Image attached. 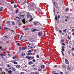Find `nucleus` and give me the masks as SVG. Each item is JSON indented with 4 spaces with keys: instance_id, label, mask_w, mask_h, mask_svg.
<instances>
[{
    "instance_id": "nucleus-1",
    "label": "nucleus",
    "mask_w": 74,
    "mask_h": 74,
    "mask_svg": "<svg viewBox=\"0 0 74 74\" xmlns=\"http://www.w3.org/2000/svg\"><path fill=\"white\" fill-rule=\"evenodd\" d=\"M27 17L29 18H32V16L30 14H28L27 15Z\"/></svg>"
},
{
    "instance_id": "nucleus-2",
    "label": "nucleus",
    "mask_w": 74,
    "mask_h": 74,
    "mask_svg": "<svg viewBox=\"0 0 74 74\" xmlns=\"http://www.w3.org/2000/svg\"><path fill=\"white\" fill-rule=\"evenodd\" d=\"M25 53H23L22 55H21V57L23 58V57L25 56Z\"/></svg>"
},
{
    "instance_id": "nucleus-3",
    "label": "nucleus",
    "mask_w": 74,
    "mask_h": 74,
    "mask_svg": "<svg viewBox=\"0 0 74 74\" xmlns=\"http://www.w3.org/2000/svg\"><path fill=\"white\" fill-rule=\"evenodd\" d=\"M20 15L21 17H22V18H24V16H25V15H22V13H20Z\"/></svg>"
},
{
    "instance_id": "nucleus-4",
    "label": "nucleus",
    "mask_w": 74,
    "mask_h": 74,
    "mask_svg": "<svg viewBox=\"0 0 74 74\" xmlns=\"http://www.w3.org/2000/svg\"><path fill=\"white\" fill-rule=\"evenodd\" d=\"M42 33L41 32H39L38 33V35L39 36H41L42 35Z\"/></svg>"
},
{
    "instance_id": "nucleus-5",
    "label": "nucleus",
    "mask_w": 74,
    "mask_h": 74,
    "mask_svg": "<svg viewBox=\"0 0 74 74\" xmlns=\"http://www.w3.org/2000/svg\"><path fill=\"white\" fill-rule=\"evenodd\" d=\"M40 30L39 29H34L32 30V32H36V31H40Z\"/></svg>"
},
{
    "instance_id": "nucleus-6",
    "label": "nucleus",
    "mask_w": 74,
    "mask_h": 74,
    "mask_svg": "<svg viewBox=\"0 0 74 74\" xmlns=\"http://www.w3.org/2000/svg\"><path fill=\"white\" fill-rule=\"evenodd\" d=\"M8 74H12V71L11 70H9L8 71Z\"/></svg>"
},
{
    "instance_id": "nucleus-7",
    "label": "nucleus",
    "mask_w": 74,
    "mask_h": 74,
    "mask_svg": "<svg viewBox=\"0 0 74 74\" xmlns=\"http://www.w3.org/2000/svg\"><path fill=\"white\" fill-rule=\"evenodd\" d=\"M22 21L24 24H25V23H26V21H25V18L22 20Z\"/></svg>"
},
{
    "instance_id": "nucleus-8",
    "label": "nucleus",
    "mask_w": 74,
    "mask_h": 74,
    "mask_svg": "<svg viewBox=\"0 0 74 74\" xmlns=\"http://www.w3.org/2000/svg\"><path fill=\"white\" fill-rule=\"evenodd\" d=\"M41 68L44 69V68H45V66L44 65H42L41 66Z\"/></svg>"
},
{
    "instance_id": "nucleus-9",
    "label": "nucleus",
    "mask_w": 74,
    "mask_h": 74,
    "mask_svg": "<svg viewBox=\"0 0 74 74\" xmlns=\"http://www.w3.org/2000/svg\"><path fill=\"white\" fill-rule=\"evenodd\" d=\"M17 68H18V69H19V68H20L21 66L19 65H17L16 66Z\"/></svg>"
},
{
    "instance_id": "nucleus-10",
    "label": "nucleus",
    "mask_w": 74,
    "mask_h": 74,
    "mask_svg": "<svg viewBox=\"0 0 74 74\" xmlns=\"http://www.w3.org/2000/svg\"><path fill=\"white\" fill-rule=\"evenodd\" d=\"M3 7H1L0 8V11H3Z\"/></svg>"
},
{
    "instance_id": "nucleus-11",
    "label": "nucleus",
    "mask_w": 74,
    "mask_h": 74,
    "mask_svg": "<svg viewBox=\"0 0 74 74\" xmlns=\"http://www.w3.org/2000/svg\"><path fill=\"white\" fill-rule=\"evenodd\" d=\"M22 37H23V36H21V37L19 38V40H21L22 39Z\"/></svg>"
},
{
    "instance_id": "nucleus-12",
    "label": "nucleus",
    "mask_w": 74,
    "mask_h": 74,
    "mask_svg": "<svg viewBox=\"0 0 74 74\" xmlns=\"http://www.w3.org/2000/svg\"><path fill=\"white\" fill-rule=\"evenodd\" d=\"M15 68H12V71H15Z\"/></svg>"
},
{
    "instance_id": "nucleus-13",
    "label": "nucleus",
    "mask_w": 74,
    "mask_h": 74,
    "mask_svg": "<svg viewBox=\"0 0 74 74\" xmlns=\"http://www.w3.org/2000/svg\"><path fill=\"white\" fill-rule=\"evenodd\" d=\"M9 28H6V27H4V30H7V29H9Z\"/></svg>"
},
{
    "instance_id": "nucleus-14",
    "label": "nucleus",
    "mask_w": 74,
    "mask_h": 74,
    "mask_svg": "<svg viewBox=\"0 0 74 74\" xmlns=\"http://www.w3.org/2000/svg\"><path fill=\"white\" fill-rule=\"evenodd\" d=\"M2 50H3V49L1 47H0V52L2 51Z\"/></svg>"
},
{
    "instance_id": "nucleus-15",
    "label": "nucleus",
    "mask_w": 74,
    "mask_h": 74,
    "mask_svg": "<svg viewBox=\"0 0 74 74\" xmlns=\"http://www.w3.org/2000/svg\"><path fill=\"white\" fill-rule=\"evenodd\" d=\"M67 69L68 70H70L71 69V68L70 67L68 66L67 68Z\"/></svg>"
},
{
    "instance_id": "nucleus-16",
    "label": "nucleus",
    "mask_w": 74,
    "mask_h": 74,
    "mask_svg": "<svg viewBox=\"0 0 74 74\" xmlns=\"http://www.w3.org/2000/svg\"><path fill=\"white\" fill-rule=\"evenodd\" d=\"M34 58V57H30V59H33Z\"/></svg>"
},
{
    "instance_id": "nucleus-17",
    "label": "nucleus",
    "mask_w": 74,
    "mask_h": 74,
    "mask_svg": "<svg viewBox=\"0 0 74 74\" xmlns=\"http://www.w3.org/2000/svg\"><path fill=\"white\" fill-rule=\"evenodd\" d=\"M29 63L30 64H33V62L31 61L29 62Z\"/></svg>"
},
{
    "instance_id": "nucleus-18",
    "label": "nucleus",
    "mask_w": 74,
    "mask_h": 74,
    "mask_svg": "<svg viewBox=\"0 0 74 74\" xmlns=\"http://www.w3.org/2000/svg\"><path fill=\"white\" fill-rule=\"evenodd\" d=\"M26 58L28 59H30V57L26 56Z\"/></svg>"
},
{
    "instance_id": "nucleus-19",
    "label": "nucleus",
    "mask_w": 74,
    "mask_h": 74,
    "mask_svg": "<svg viewBox=\"0 0 74 74\" xmlns=\"http://www.w3.org/2000/svg\"><path fill=\"white\" fill-rule=\"evenodd\" d=\"M13 63L15 64H18L17 62L16 61H14Z\"/></svg>"
},
{
    "instance_id": "nucleus-20",
    "label": "nucleus",
    "mask_w": 74,
    "mask_h": 74,
    "mask_svg": "<svg viewBox=\"0 0 74 74\" xmlns=\"http://www.w3.org/2000/svg\"><path fill=\"white\" fill-rule=\"evenodd\" d=\"M55 19H56V21H58V17L57 16V15L56 16Z\"/></svg>"
},
{
    "instance_id": "nucleus-21",
    "label": "nucleus",
    "mask_w": 74,
    "mask_h": 74,
    "mask_svg": "<svg viewBox=\"0 0 74 74\" xmlns=\"http://www.w3.org/2000/svg\"><path fill=\"white\" fill-rule=\"evenodd\" d=\"M65 18H66V19H68L69 18V17L68 16H65Z\"/></svg>"
},
{
    "instance_id": "nucleus-22",
    "label": "nucleus",
    "mask_w": 74,
    "mask_h": 74,
    "mask_svg": "<svg viewBox=\"0 0 74 74\" xmlns=\"http://www.w3.org/2000/svg\"><path fill=\"white\" fill-rule=\"evenodd\" d=\"M25 3H26V1H24V2L22 4L23 5V4H25Z\"/></svg>"
},
{
    "instance_id": "nucleus-23",
    "label": "nucleus",
    "mask_w": 74,
    "mask_h": 74,
    "mask_svg": "<svg viewBox=\"0 0 74 74\" xmlns=\"http://www.w3.org/2000/svg\"><path fill=\"white\" fill-rule=\"evenodd\" d=\"M65 62L66 63V62H69V61H68V60H67V59H66L65 60Z\"/></svg>"
},
{
    "instance_id": "nucleus-24",
    "label": "nucleus",
    "mask_w": 74,
    "mask_h": 74,
    "mask_svg": "<svg viewBox=\"0 0 74 74\" xmlns=\"http://www.w3.org/2000/svg\"><path fill=\"white\" fill-rule=\"evenodd\" d=\"M22 49L23 50V51H25V48L24 47H23Z\"/></svg>"
},
{
    "instance_id": "nucleus-25",
    "label": "nucleus",
    "mask_w": 74,
    "mask_h": 74,
    "mask_svg": "<svg viewBox=\"0 0 74 74\" xmlns=\"http://www.w3.org/2000/svg\"><path fill=\"white\" fill-rule=\"evenodd\" d=\"M2 58L3 59V60H5V58H4L3 56L2 57Z\"/></svg>"
},
{
    "instance_id": "nucleus-26",
    "label": "nucleus",
    "mask_w": 74,
    "mask_h": 74,
    "mask_svg": "<svg viewBox=\"0 0 74 74\" xmlns=\"http://www.w3.org/2000/svg\"><path fill=\"white\" fill-rule=\"evenodd\" d=\"M69 41L70 44H71V41L70 40H69Z\"/></svg>"
},
{
    "instance_id": "nucleus-27",
    "label": "nucleus",
    "mask_w": 74,
    "mask_h": 74,
    "mask_svg": "<svg viewBox=\"0 0 74 74\" xmlns=\"http://www.w3.org/2000/svg\"><path fill=\"white\" fill-rule=\"evenodd\" d=\"M66 12H67V11H69V8H66Z\"/></svg>"
},
{
    "instance_id": "nucleus-28",
    "label": "nucleus",
    "mask_w": 74,
    "mask_h": 74,
    "mask_svg": "<svg viewBox=\"0 0 74 74\" xmlns=\"http://www.w3.org/2000/svg\"><path fill=\"white\" fill-rule=\"evenodd\" d=\"M66 64H69V61H68L67 62H65Z\"/></svg>"
},
{
    "instance_id": "nucleus-29",
    "label": "nucleus",
    "mask_w": 74,
    "mask_h": 74,
    "mask_svg": "<svg viewBox=\"0 0 74 74\" xmlns=\"http://www.w3.org/2000/svg\"><path fill=\"white\" fill-rule=\"evenodd\" d=\"M1 74H5V73L4 72H3L1 73Z\"/></svg>"
},
{
    "instance_id": "nucleus-30",
    "label": "nucleus",
    "mask_w": 74,
    "mask_h": 74,
    "mask_svg": "<svg viewBox=\"0 0 74 74\" xmlns=\"http://www.w3.org/2000/svg\"><path fill=\"white\" fill-rule=\"evenodd\" d=\"M17 45L18 46H19V45H21V44L19 43H18L17 44Z\"/></svg>"
},
{
    "instance_id": "nucleus-31",
    "label": "nucleus",
    "mask_w": 74,
    "mask_h": 74,
    "mask_svg": "<svg viewBox=\"0 0 74 74\" xmlns=\"http://www.w3.org/2000/svg\"><path fill=\"white\" fill-rule=\"evenodd\" d=\"M38 70L39 71H41V70H42L41 68L39 69Z\"/></svg>"
},
{
    "instance_id": "nucleus-32",
    "label": "nucleus",
    "mask_w": 74,
    "mask_h": 74,
    "mask_svg": "<svg viewBox=\"0 0 74 74\" xmlns=\"http://www.w3.org/2000/svg\"><path fill=\"white\" fill-rule=\"evenodd\" d=\"M18 10H16V14H17V13H18Z\"/></svg>"
},
{
    "instance_id": "nucleus-33",
    "label": "nucleus",
    "mask_w": 74,
    "mask_h": 74,
    "mask_svg": "<svg viewBox=\"0 0 74 74\" xmlns=\"http://www.w3.org/2000/svg\"><path fill=\"white\" fill-rule=\"evenodd\" d=\"M37 51V50L36 49H34V52H36V51Z\"/></svg>"
},
{
    "instance_id": "nucleus-34",
    "label": "nucleus",
    "mask_w": 74,
    "mask_h": 74,
    "mask_svg": "<svg viewBox=\"0 0 74 74\" xmlns=\"http://www.w3.org/2000/svg\"><path fill=\"white\" fill-rule=\"evenodd\" d=\"M66 31H67V29H66L65 30H63V32H66Z\"/></svg>"
},
{
    "instance_id": "nucleus-35",
    "label": "nucleus",
    "mask_w": 74,
    "mask_h": 74,
    "mask_svg": "<svg viewBox=\"0 0 74 74\" xmlns=\"http://www.w3.org/2000/svg\"><path fill=\"white\" fill-rule=\"evenodd\" d=\"M33 18H31V20H30L29 22H31V21H32L33 20Z\"/></svg>"
},
{
    "instance_id": "nucleus-36",
    "label": "nucleus",
    "mask_w": 74,
    "mask_h": 74,
    "mask_svg": "<svg viewBox=\"0 0 74 74\" xmlns=\"http://www.w3.org/2000/svg\"><path fill=\"white\" fill-rule=\"evenodd\" d=\"M60 18V15H58V19H59V18Z\"/></svg>"
},
{
    "instance_id": "nucleus-37",
    "label": "nucleus",
    "mask_w": 74,
    "mask_h": 74,
    "mask_svg": "<svg viewBox=\"0 0 74 74\" xmlns=\"http://www.w3.org/2000/svg\"><path fill=\"white\" fill-rule=\"evenodd\" d=\"M34 25H37V23H36V22H34Z\"/></svg>"
},
{
    "instance_id": "nucleus-38",
    "label": "nucleus",
    "mask_w": 74,
    "mask_h": 74,
    "mask_svg": "<svg viewBox=\"0 0 74 74\" xmlns=\"http://www.w3.org/2000/svg\"><path fill=\"white\" fill-rule=\"evenodd\" d=\"M31 47H32V48H35V47H34V46H31Z\"/></svg>"
},
{
    "instance_id": "nucleus-39",
    "label": "nucleus",
    "mask_w": 74,
    "mask_h": 74,
    "mask_svg": "<svg viewBox=\"0 0 74 74\" xmlns=\"http://www.w3.org/2000/svg\"><path fill=\"white\" fill-rule=\"evenodd\" d=\"M29 28H25V30H29Z\"/></svg>"
},
{
    "instance_id": "nucleus-40",
    "label": "nucleus",
    "mask_w": 74,
    "mask_h": 74,
    "mask_svg": "<svg viewBox=\"0 0 74 74\" xmlns=\"http://www.w3.org/2000/svg\"><path fill=\"white\" fill-rule=\"evenodd\" d=\"M14 1H12L11 2V4H14Z\"/></svg>"
},
{
    "instance_id": "nucleus-41",
    "label": "nucleus",
    "mask_w": 74,
    "mask_h": 74,
    "mask_svg": "<svg viewBox=\"0 0 74 74\" xmlns=\"http://www.w3.org/2000/svg\"><path fill=\"white\" fill-rule=\"evenodd\" d=\"M62 49H64V47L62 46Z\"/></svg>"
},
{
    "instance_id": "nucleus-42",
    "label": "nucleus",
    "mask_w": 74,
    "mask_h": 74,
    "mask_svg": "<svg viewBox=\"0 0 74 74\" xmlns=\"http://www.w3.org/2000/svg\"><path fill=\"white\" fill-rule=\"evenodd\" d=\"M8 67H11V66H10V65L8 64Z\"/></svg>"
},
{
    "instance_id": "nucleus-43",
    "label": "nucleus",
    "mask_w": 74,
    "mask_h": 74,
    "mask_svg": "<svg viewBox=\"0 0 74 74\" xmlns=\"http://www.w3.org/2000/svg\"><path fill=\"white\" fill-rule=\"evenodd\" d=\"M17 22H18V23H20V21L19 20H17Z\"/></svg>"
},
{
    "instance_id": "nucleus-44",
    "label": "nucleus",
    "mask_w": 74,
    "mask_h": 74,
    "mask_svg": "<svg viewBox=\"0 0 74 74\" xmlns=\"http://www.w3.org/2000/svg\"><path fill=\"white\" fill-rule=\"evenodd\" d=\"M34 62H36V60L35 59H34L32 60Z\"/></svg>"
},
{
    "instance_id": "nucleus-45",
    "label": "nucleus",
    "mask_w": 74,
    "mask_h": 74,
    "mask_svg": "<svg viewBox=\"0 0 74 74\" xmlns=\"http://www.w3.org/2000/svg\"><path fill=\"white\" fill-rule=\"evenodd\" d=\"M14 8H16V7H17V6H16V5H14Z\"/></svg>"
},
{
    "instance_id": "nucleus-46",
    "label": "nucleus",
    "mask_w": 74,
    "mask_h": 74,
    "mask_svg": "<svg viewBox=\"0 0 74 74\" xmlns=\"http://www.w3.org/2000/svg\"><path fill=\"white\" fill-rule=\"evenodd\" d=\"M39 73V72H36L35 73V74H38V73Z\"/></svg>"
},
{
    "instance_id": "nucleus-47",
    "label": "nucleus",
    "mask_w": 74,
    "mask_h": 74,
    "mask_svg": "<svg viewBox=\"0 0 74 74\" xmlns=\"http://www.w3.org/2000/svg\"><path fill=\"white\" fill-rule=\"evenodd\" d=\"M12 58H13V59H15V57L14 56V57H13Z\"/></svg>"
},
{
    "instance_id": "nucleus-48",
    "label": "nucleus",
    "mask_w": 74,
    "mask_h": 74,
    "mask_svg": "<svg viewBox=\"0 0 74 74\" xmlns=\"http://www.w3.org/2000/svg\"><path fill=\"white\" fill-rule=\"evenodd\" d=\"M28 52L31 53V52H32V50H29V51H28Z\"/></svg>"
},
{
    "instance_id": "nucleus-49",
    "label": "nucleus",
    "mask_w": 74,
    "mask_h": 74,
    "mask_svg": "<svg viewBox=\"0 0 74 74\" xmlns=\"http://www.w3.org/2000/svg\"><path fill=\"white\" fill-rule=\"evenodd\" d=\"M53 12L54 13L55 12V8L54 9Z\"/></svg>"
},
{
    "instance_id": "nucleus-50",
    "label": "nucleus",
    "mask_w": 74,
    "mask_h": 74,
    "mask_svg": "<svg viewBox=\"0 0 74 74\" xmlns=\"http://www.w3.org/2000/svg\"><path fill=\"white\" fill-rule=\"evenodd\" d=\"M61 42H64V40H61Z\"/></svg>"
},
{
    "instance_id": "nucleus-51",
    "label": "nucleus",
    "mask_w": 74,
    "mask_h": 74,
    "mask_svg": "<svg viewBox=\"0 0 74 74\" xmlns=\"http://www.w3.org/2000/svg\"><path fill=\"white\" fill-rule=\"evenodd\" d=\"M7 23H10V22L9 21H7Z\"/></svg>"
},
{
    "instance_id": "nucleus-52",
    "label": "nucleus",
    "mask_w": 74,
    "mask_h": 74,
    "mask_svg": "<svg viewBox=\"0 0 74 74\" xmlns=\"http://www.w3.org/2000/svg\"><path fill=\"white\" fill-rule=\"evenodd\" d=\"M62 45H64V46H65V44L64 43H62Z\"/></svg>"
},
{
    "instance_id": "nucleus-53",
    "label": "nucleus",
    "mask_w": 74,
    "mask_h": 74,
    "mask_svg": "<svg viewBox=\"0 0 74 74\" xmlns=\"http://www.w3.org/2000/svg\"><path fill=\"white\" fill-rule=\"evenodd\" d=\"M6 71H8V69H5Z\"/></svg>"
},
{
    "instance_id": "nucleus-54",
    "label": "nucleus",
    "mask_w": 74,
    "mask_h": 74,
    "mask_svg": "<svg viewBox=\"0 0 74 74\" xmlns=\"http://www.w3.org/2000/svg\"><path fill=\"white\" fill-rule=\"evenodd\" d=\"M37 58H39V56L38 55L37 56Z\"/></svg>"
},
{
    "instance_id": "nucleus-55",
    "label": "nucleus",
    "mask_w": 74,
    "mask_h": 74,
    "mask_svg": "<svg viewBox=\"0 0 74 74\" xmlns=\"http://www.w3.org/2000/svg\"><path fill=\"white\" fill-rule=\"evenodd\" d=\"M20 74H25V73L23 72H21L20 73Z\"/></svg>"
},
{
    "instance_id": "nucleus-56",
    "label": "nucleus",
    "mask_w": 74,
    "mask_h": 74,
    "mask_svg": "<svg viewBox=\"0 0 74 74\" xmlns=\"http://www.w3.org/2000/svg\"><path fill=\"white\" fill-rule=\"evenodd\" d=\"M54 5H56V2H54Z\"/></svg>"
},
{
    "instance_id": "nucleus-57",
    "label": "nucleus",
    "mask_w": 74,
    "mask_h": 74,
    "mask_svg": "<svg viewBox=\"0 0 74 74\" xmlns=\"http://www.w3.org/2000/svg\"><path fill=\"white\" fill-rule=\"evenodd\" d=\"M2 71V69L0 68V71Z\"/></svg>"
},
{
    "instance_id": "nucleus-58",
    "label": "nucleus",
    "mask_w": 74,
    "mask_h": 74,
    "mask_svg": "<svg viewBox=\"0 0 74 74\" xmlns=\"http://www.w3.org/2000/svg\"><path fill=\"white\" fill-rule=\"evenodd\" d=\"M59 32H60V33H62V30H60L59 31Z\"/></svg>"
},
{
    "instance_id": "nucleus-59",
    "label": "nucleus",
    "mask_w": 74,
    "mask_h": 74,
    "mask_svg": "<svg viewBox=\"0 0 74 74\" xmlns=\"http://www.w3.org/2000/svg\"><path fill=\"white\" fill-rule=\"evenodd\" d=\"M34 70H37V69L35 68L34 69Z\"/></svg>"
},
{
    "instance_id": "nucleus-60",
    "label": "nucleus",
    "mask_w": 74,
    "mask_h": 74,
    "mask_svg": "<svg viewBox=\"0 0 74 74\" xmlns=\"http://www.w3.org/2000/svg\"><path fill=\"white\" fill-rule=\"evenodd\" d=\"M16 18H18V19H20V18H19V17H16Z\"/></svg>"
},
{
    "instance_id": "nucleus-61",
    "label": "nucleus",
    "mask_w": 74,
    "mask_h": 74,
    "mask_svg": "<svg viewBox=\"0 0 74 74\" xmlns=\"http://www.w3.org/2000/svg\"><path fill=\"white\" fill-rule=\"evenodd\" d=\"M60 74H63V73L62 72H60Z\"/></svg>"
},
{
    "instance_id": "nucleus-62",
    "label": "nucleus",
    "mask_w": 74,
    "mask_h": 74,
    "mask_svg": "<svg viewBox=\"0 0 74 74\" xmlns=\"http://www.w3.org/2000/svg\"><path fill=\"white\" fill-rule=\"evenodd\" d=\"M72 32H74V29L72 30Z\"/></svg>"
},
{
    "instance_id": "nucleus-63",
    "label": "nucleus",
    "mask_w": 74,
    "mask_h": 74,
    "mask_svg": "<svg viewBox=\"0 0 74 74\" xmlns=\"http://www.w3.org/2000/svg\"><path fill=\"white\" fill-rule=\"evenodd\" d=\"M12 25H14L15 23L14 22H12Z\"/></svg>"
},
{
    "instance_id": "nucleus-64",
    "label": "nucleus",
    "mask_w": 74,
    "mask_h": 74,
    "mask_svg": "<svg viewBox=\"0 0 74 74\" xmlns=\"http://www.w3.org/2000/svg\"><path fill=\"white\" fill-rule=\"evenodd\" d=\"M72 51H74V48H72Z\"/></svg>"
}]
</instances>
